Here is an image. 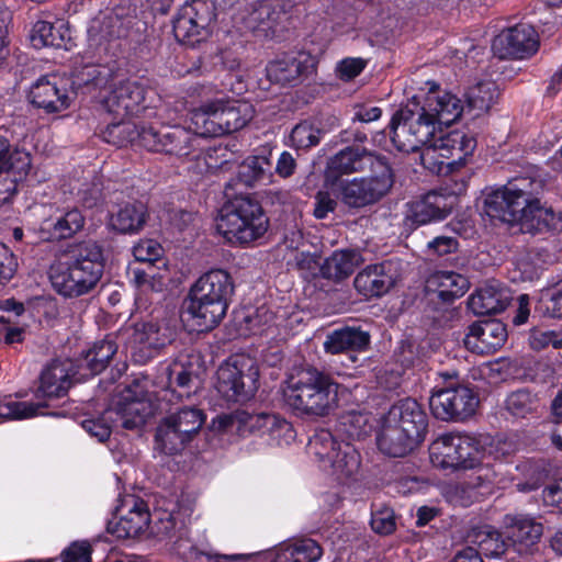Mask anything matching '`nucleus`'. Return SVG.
<instances>
[{
    "label": "nucleus",
    "instance_id": "nucleus-12",
    "mask_svg": "<svg viewBox=\"0 0 562 562\" xmlns=\"http://www.w3.org/2000/svg\"><path fill=\"white\" fill-rule=\"evenodd\" d=\"M218 429L236 431L240 436L248 434L268 435L277 443L293 438V429L285 419L268 413L249 414L240 411L217 417Z\"/></svg>",
    "mask_w": 562,
    "mask_h": 562
},
{
    "label": "nucleus",
    "instance_id": "nucleus-24",
    "mask_svg": "<svg viewBox=\"0 0 562 562\" xmlns=\"http://www.w3.org/2000/svg\"><path fill=\"white\" fill-rule=\"evenodd\" d=\"M507 339L505 325L496 319L474 323L464 338L465 347L480 355H488L501 348Z\"/></svg>",
    "mask_w": 562,
    "mask_h": 562
},
{
    "label": "nucleus",
    "instance_id": "nucleus-33",
    "mask_svg": "<svg viewBox=\"0 0 562 562\" xmlns=\"http://www.w3.org/2000/svg\"><path fill=\"white\" fill-rule=\"evenodd\" d=\"M370 342V335L361 329L345 327L336 329L326 336L324 349L331 355L347 351L366 350Z\"/></svg>",
    "mask_w": 562,
    "mask_h": 562
},
{
    "label": "nucleus",
    "instance_id": "nucleus-31",
    "mask_svg": "<svg viewBox=\"0 0 562 562\" xmlns=\"http://www.w3.org/2000/svg\"><path fill=\"white\" fill-rule=\"evenodd\" d=\"M423 439L404 431L391 423H384L378 436V447L384 454L402 458L408 454Z\"/></svg>",
    "mask_w": 562,
    "mask_h": 562
},
{
    "label": "nucleus",
    "instance_id": "nucleus-52",
    "mask_svg": "<svg viewBox=\"0 0 562 562\" xmlns=\"http://www.w3.org/2000/svg\"><path fill=\"white\" fill-rule=\"evenodd\" d=\"M322 138V130L312 121H302L291 131V146L297 149H308L318 145Z\"/></svg>",
    "mask_w": 562,
    "mask_h": 562
},
{
    "label": "nucleus",
    "instance_id": "nucleus-8",
    "mask_svg": "<svg viewBox=\"0 0 562 562\" xmlns=\"http://www.w3.org/2000/svg\"><path fill=\"white\" fill-rule=\"evenodd\" d=\"M258 379L257 361L247 355H234L218 367L215 387L228 402H245L257 392Z\"/></svg>",
    "mask_w": 562,
    "mask_h": 562
},
{
    "label": "nucleus",
    "instance_id": "nucleus-45",
    "mask_svg": "<svg viewBox=\"0 0 562 562\" xmlns=\"http://www.w3.org/2000/svg\"><path fill=\"white\" fill-rule=\"evenodd\" d=\"M323 549L313 539L303 538L286 544L278 555L279 562H316Z\"/></svg>",
    "mask_w": 562,
    "mask_h": 562
},
{
    "label": "nucleus",
    "instance_id": "nucleus-29",
    "mask_svg": "<svg viewBox=\"0 0 562 562\" xmlns=\"http://www.w3.org/2000/svg\"><path fill=\"white\" fill-rule=\"evenodd\" d=\"M385 420L403 428L411 436L415 435L424 439L427 417L420 405L413 398H405L393 405Z\"/></svg>",
    "mask_w": 562,
    "mask_h": 562
},
{
    "label": "nucleus",
    "instance_id": "nucleus-5",
    "mask_svg": "<svg viewBox=\"0 0 562 562\" xmlns=\"http://www.w3.org/2000/svg\"><path fill=\"white\" fill-rule=\"evenodd\" d=\"M341 390L342 386L330 374L316 368H306L286 380L283 396L297 414L324 417L337 408Z\"/></svg>",
    "mask_w": 562,
    "mask_h": 562
},
{
    "label": "nucleus",
    "instance_id": "nucleus-49",
    "mask_svg": "<svg viewBox=\"0 0 562 562\" xmlns=\"http://www.w3.org/2000/svg\"><path fill=\"white\" fill-rule=\"evenodd\" d=\"M498 89L493 81H482L471 87L467 92L469 110L477 114L488 111L498 98Z\"/></svg>",
    "mask_w": 562,
    "mask_h": 562
},
{
    "label": "nucleus",
    "instance_id": "nucleus-57",
    "mask_svg": "<svg viewBox=\"0 0 562 562\" xmlns=\"http://www.w3.org/2000/svg\"><path fill=\"white\" fill-rule=\"evenodd\" d=\"M529 345L533 350H542L552 346L562 348V334L548 328H533L529 335Z\"/></svg>",
    "mask_w": 562,
    "mask_h": 562
},
{
    "label": "nucleus",
    "instance_id": "nucleus-25",
    "mask_svg": "<svg viewBox=\"0 0 562 562\" xmlns=\"http://www.w3.org/2000/svg\"><path fill=\"white\" fill-rule=\"evenodd\" d=\"M467 182L461 179V184L451 190V194L432 191L425 194L420 200L414 202L412 206L413 220L418 224H427L431 221H440L447 217L451 212L456 198L465 190Z\"/></svg>",
    "mask_w": 562,
    "mask_h": 562
},
{
    "label": "nucleus",
    "instance_id": "nucleus-3",
    "mask_svg": "<svg viewBox=\"0 0 562 562\" xmlns=\"http://www.w3.org/2000/svg\"><path fill=\"white\" fill-rule=\"evenodd\" d=\"M104 271L103 250L92 240L69 245L48 268L54 291L65 299H77L91 293Z\"/></svg>",
    "mask_w": 562,
    "mask_h": 562
},
{
    "label": "nucleus",
    "instance_id": "nucleus-38",
    "mask_svg": "<svg viewBox=\"0 0 562 562\" xmlns=\"http://www.w3.org/2000/svg\"><path fill=\"white\" fill-rule=\"evenodd\" d=\"M171 550L181 559H195L204 557L206 562H246L250 559V554L235 553L222 554L213 551H199L192 546L189 538V529L186 527L184 539H181L180 532L169 541Z\"/></svg>",
    "mask_w": 562,
    "mask_h": 562
},
{
    "label": "nucleus",
    "instance_id": "nucleus-13",
    "mask_svg": "<svg viewBox=\"0 0 562 562\" xmlns=\"http://www.w3.org/2000/svg\"><path fill=\"white\" fill-rule=\"evenodd\" d=\"M173 337V330L166 319H149L136 323L128 335L127 348L133 360L139 364L156 357Z\"/></svg>",
    "mask_w": 562,
    "mask_h": 562
},
{
    "label": "nucleus",
    "instance_id": "nucleus-27",
    "mask_svg": "<svg viewBox=\"0 0 562 562\" xmlns=\"http://www.w3.org/2000/svg\"><path fill=\"white\" fill-rule=\"evenodd\" d=\"M30 100L47 112H59L69 106V95L65 87H59L56 76H43L31 87Z\"/></svg>",
    "mask_w": 562,
    "mask_h": 562
},
{
    "label": "nucleus",
    "instance_id": "nucleus-18",
    "mask_svg": "<svg viewBox=\"0 0 562 562\" xmlns=\"http://www.w3.org/2000/svg\"><path fill=\"white\" fill-rule=\"evenodd\" d=\"M376 162L386 160L359 146H348L328 159L325 169L326 183L334 186L345 175L372 170L376 168Z\"/></svg>",
    "mask_w": 562,
    "mask_h": 562
},
{
    "label": "nucleus",
    "instance_id": "nucleus-4",
    "mask_svg": "<svg viewBox=\"0 0 562 562\" xmlns=\"http://www.w3.org/2000/svg\"><path fill=\"white\" fill-rule=\"evenodd\" d=\"M233 293L234 282L227 271L205 272L190 289L183 303V319L193 322L199 331L213 329L226 315Z\"/></svg>",
    "mask_w": 562,
    "mask_h": 562
},
{
    "label": "nucleus",
    "instance_id": "nucleus-34",
    "mask_svg": "<svg viewBox=\"0 0 562 562\" xmlns=\"http://www.w3.org/2000/svg\"><path fill=\"white\" fill-rule=\"evenodd\" d=\"M469 288L468 279L453 271H436L426 281V289L442 301L462 296Z\"/></svg>",
    "mask_w": 562,
    "mask_h": 562
},
{
    "label": "nucleus",
    "instance_id": "nucleus-43",
    "mask_svg": "<svg viewBox=\"0 0 562 562\" xmlns=\"http://www.w3.org/2000/svg\"><path fill=\"white\" fill-rule=\"evenodd\" d=\"M458 469H474L485 461V450L480 438L457 434Z\"/></svg>",
    "mask_w": 562,
    "mask_h": 562
},
{
    "label": "nucleus",
    "instance_id": "nucleus-15",
    "mask_svg": "<svg viewBox=\"0 0 562 562\" xmlns=\"http://www.w3.org/2000/svg\"><path fill=\"white\" fill-rule=\"evenodd\" d=\"M213 12L206 0L186 2L173 20V33L179 42L194 45L207 35Z\"/></svg>",
    "mask_w": 562,
    "mask_h": 562
},
{
    "label": "nucleus",
    "instance_id": "nucleus-39",
    "mask_svg": "<svg viewBox=\"0 0 562 562\" xmlns=\"http://www.w3.org/2000/svg\"><path fill=\"white\" fill-rule=\"evenodd\" d=\"M146 222V209L142 203H126L111 214L109 225L122 234L138 232Z\"/></svg>",
    "mask_w": 562,
    "mask_h": 562
},
{
    "label": "nucleus",
    "instance_id": "nucleus-26",
    "mask_svg": "<svg viewBox=\"0 0 562 562\" xmlns=\"http://www.w3.org/2000/svg\"><path fill=\"white\" fill-rule=\"evenodd\" d=\"M316 58L305 52L295 57L273 60L267 66L268 78L277 83L286 85L296 81L302 76H308L316 69Z\"/></svg>",
    "mask_w": 562,
    "mask_h": 562
},
{
    "label": "nucleus",
    "instance_id": "nucleus-51",
    "mask_svg": "<svg viewBox=\"0 0 562 562\" xmlns=\"http://www.w3.org/2000/svg\"><path fill=\"white\" fill-rule=\"evenodd\" d=\"M186 522L180 519L179 514L164 512L160 513L153 525V533L160 540H172L179 532L181 539L186 536Z\"/></svg>",
    "mask_w": 562,
    "mask_h": 562
},
{
    "label": "nucleus",
    "instance_id": "nucleus-14",
    "mask_svg": "<svg viewBox=\"0 0 562 562\" xmlns=\"http://www.w3.org/2000/svg\"><path fill=\"white\" fill-rule=\"evenodd\" d=\"M479 405L477 396L464 385L435 391L429 398L434 416L441 420L465 419Z\"/></svg>",
    "mask_w": 562,
    "mask_h": 562
},
{
    "label": "nucleus",
    "instance_id": "nucleus-21",
    "mask_svg": "<svg viewBox=\"0 0 562 562\" xmlns=\"http://www.w3.org/2000/svg\"><path fill=\"white\" fill-rule=\"evenodd\" d=\"M292 8L291 0H258L247 10L244 24L252 32L267 34L288 18Z\"/></svg>",
    "mask_w": 562,
    "mask_h": 562
},
{
    "label": "nucleus",
    "instance_id": "nucleus-42",
    "mask_svg": "<svg viewBox=\"0 0 562 562\" xmlns=\"http://www.w3.org/2000/svg\"><path fill=\"white\" fill-rule=\"evenodd\" d=\"M156 263H148L144 269L132 268L133 282L143 291L160 292L169 280V271L165 260Z\"/></svg>",
    "mask_w": 562,
    "mask_h": 562
},
{
    "label": "nucleus",
    "instance_id": "nucleus-22",
    "mask_svg": "<svg viewBox=\"0 0 562 562\" xmlns=\"http://www.w3.org/2000/svg\"><path fill=\"white\" fill-rule=\"evenodd\" d=\"M503 526L507 539L519 553L528 552L543 533L542 524L526 514L505 515Z\"/></svg>",
    "mask_w": 562,
    "mask_h": 562
},
{
    "label": "nucleus",
    "instance_id": "nucleus-59",
    "mask_svg": "<svg viewBox=\"0 0 562 562\" xmlns=\"http://www.w3.org/2000/svg\"><path fill=\"white\" fill-rule=\"evenodd\" d=\"M371 528L374 532L386 536L396 528L395 514L390 507H381L372 512Z\"/></svg>",
    "mask_w": 562,
    "mask_h": 562
},
{
    "label": "nucleus",
    "instance_id": "nucleus-28",
    "mask_svg": "<svg viewBox=\"0 0 562 562\" xmlns=\"http://www.w3.org/2000/svg\"><path fill=\"white\" fill-rule=\"evenodd\" d=\"M512 300L509 290L498 281H490L469 297L468 305L476 315L497 314L504 311Z\"/></svg>",
    "mask_w": 562,
    "mask_h": 562
},
{
    "label": "nucleus",
    "instance_id": "nucleus-50",
    "mask_svg": "<svg viewBox=\"0 0 562 562\" xmlns=\"http://www.w3.org/2000/svg\"><path fill=\"white\" fill-rule=\"evenodd\" d=\"M116 350L117 346L111 338L98 341L88 350L85 358L86 366L92 374H98L106 368L110 359L116 353Z\"/></svg>",
    "mask_w": 562,
    "mask_h": 562
},
{
    "label": "nucleus",
    "instance_id": "nucleus-48",
    "mask_svg": "<svg viewBox=\"0 0 562 562\" xmlns=\"http://www.w3.org/2000/svg\"><path fill=\"white\" fill-rule=\"evenodd\" d=\"M31 166L32 159L27 151L11 149L9 140L0 136V171L11 170L19 175H27Z\"/></svg>",
    "mask_w": 562,
    "mask_h": 562
},
{
    "label": "nucleus",
    "instance_id": "nucleus-40",
    "mask_svg": "<svg viewBox=\"0 0 562 562\" xmlns=\"http://www.w3.org/2000/svg\"><path fill=\"white\" fill-rule=\"evenodd\" d=\"M457 434H445L429 447L430 462L435 468L458 470Z\"/></svg>",
    "mask_w": 562,
    "mask_h": 562
},
{
    "label": "nucleus",
    "instance_id": "nucleus-55",
    "mask_svg": "<svg viewBox=\"0 0 562 562\" xmlns=\"http://www.w3.org/2000/svg\"><path fill=\"white\" fill-rule=\"evenodd\" d=\"M45 407L42 403L19 402L9 400L0 403V417L4 419H25L40 414Z\"/></svg>",
    "mask_w": 562,
    "mask_h": 562
},
{
    "label": "nucleus",
    "instance_id": "nucleus-1",
    "mask_svg": "<svg viewBox=\"0 0 562 562\" xmlns=\"http://www.w3.org/2000/svg\"><path fill=\"white\" fill-rule=\"evenodd\" d=\"M463 110L456 94L431 88L423 102L413 98L394 113L390 122L392 143L404 153L423 148L425 167L438 173L452 172L476 147L475 139L461 131L443 133L442 127L454 123Z\"/></svg>",
    "mask_w": 562,
    "mask_h": 562
},
{
    "label": "nucleus",
    "instance_id": "nucleus-35",
    "mask_svg": "<svg viewBox=\"0 0 562 562\" xmlns=\"http://www.w3.org/2000/svg\"><path fill=\"white\" fill-rule=\"evenodd\" d=\"M166 375L170 389L162 391L164 400L172 401L176 397L179 402H183L184 400H190L192 394L195 393V375L186 368L182 361H177L172 366L167 367Z\"/></svg>",
    "mask_w": 562,
    "mask_h": 562
},
{
    "label": "nucleus",
    "instance_id": "nucleus-30",
    "mask_svg": "<svg viewBox=\"0 0 562 562\" xmlns=\"http://www.w3.org/2000/svg\"><path fill=\"white\" fill-rule=\"evenodd\" d=\"M224 99L211 100L191 112L190 121L196 135L217 137L224 135Z\"/></svg>",
    "mask_w": 562,
    "mask_h": 562
},
{
    "label": "nucleus",
    "instance_id": "nucleus-44",
    "mask_svg": "<svg viewBox=\"0 0 562 562\" xmlns=\"http://www.w3.org/2000/svg\"><path fill=\"white\" fill-rule=\"evenodd\" d=\"M469 539L477 547L481 555L496 558L507 550V543L502 539L501 533L491 526H482L472 530Z\"/></svg>",
    "mask_w": 562,
    "mask_h": 562
},
{
    "label": "nucleus",
    "instance_id": "nucleus-6",
    "mask_svg": "<svg viewBox=\"0 0 562 562\" xmlns=\"http://www.w3.org/2000/svg\"><path fill=\"white\" fill-rule=\"evenodd\" d=\"M216 227L227 241L245 245L267 233L269 220L257 200L239 195L222 207Z\"/></svg>",
    "mask_w": 562,
    "mask_h": 562
},
{
    "label": "nucleus",
    "instance_id": "nucleus-54",
    "mask_svg": "<svg viewBox=\"0 0 562 562\" xmlns=\"http://www.w3.org/2000/svg\"><path fill=\"white\" fill-rule=\"evenodd\" d=\"M83 224L85 217L81 212L76 209L68 211L54 223H46L48 227L52 226V237L56 239L71 237L83 227Z\"/></svg>",
    "mask_w": 562,
    "mask_h": 562
},
{
    "label": "nucleus",
    "instance_id": "nucleus-32",
    "mask_svg": "<svg viewBox=\"0 0 562 562\" xmlns=\"http://www.w3.org/2000/svg\"><path fill=\"white\" fill-rule=\"evenodd\" d=\"M30 41L35 48L52 46L69 49V27L64 21H57L56 23L37 21L32 27Z\"/></svg>",
    "mask_w": 562,
    "mask_h": 562
},
{
    "label": "nucleus",
    "instance_id": "nucleus-37",
    "mask_svg": "<svg viewBox=\"0 0 562 562\" xmlns=\"http://www.w3.org/2000/svg\"><path fill=\"white\" fill-rule=\"evenodd\" d=\"M70 383L68 366L60 361H53L41 374L38 394L47 398L64 396Z\"/></svg>",
    "mask_w": 562,
    "mask_h": 562
},
{
    "label": "nucleus",
    "instance_id": "nucleus-47",
    "mask_svg": "<svg viewBox=\"0 0 562 562\" xmlns=\"http://www.w3.org/2000/svg\"><path fill=\"white\" fill-rule=\"evenodd\" d=\"M270 177V162L262 156L248 157L238 168V179L247 187L268 182Z\"/></svg>",
    "mask_w": 562,
    "mask_h": 562
},
{
    "label": "nucleus",
    "instance_id": "nucleus-46",
    "mask_svg": "<svg viewBox=\"0 0 562 562\" xmlns=\"http://www.w3.org/2000/svg\"><path fill=\"white\" fill-rule=\"evenodd\" d=\"M254 116L249 102L224 99V135L241 130Z\"/></svg>",
    "mask_w": 562,
    "mask_h": 562
},
{
    "label": "nucleus",
    "instance_id": "nucleus-2",
    "mask_svg": "<svg viewBox=\"0 0 562 562\" xmlns=\"http://www.w3.org/2000/svg\"><path fill=\"white\" fill-rule=\"evenodd\" d=\"M538 188L539 182L527 178L509 181L486 196L485 212L505 223H519L532 235L562 231V213L541 204Z\"/></svg>",
    "mask_w": 562,
    "mask_h": 562
},
{
    "label": "nucleus",
    "instance_id": "nucleus-61",
    "mask_svg": "<svg viewBox=\"0 0 562 562\" xmlns=\"http://www.w3.org/2000/svg\"><path fill=\"white\" fill-rule=\"evenodd\" d=\"M482 449L485 450V461L490 459L502 460L513 452L512 443L499 438L493 439L482 436Z\"/></svg>",
    "mask_w": 562,
    "mask_h": 562
},
{
    "label": "nucleus",
    "instance_id": "nucleus-41",
    "mask_svg": "<svg viewBox=\"0 0 562 562\" xmlns=\"http://www.w3.org/2000/svg\"><path fill=\"white\" fill-rule=\"evenodd\" d=\"M119 121L111 122L102 131L101 137L104 142L117 147L126 146L135 140L142 146L143 127L126 117H116Z\"/></svg>",
    "mask_w": 562,
    "mask_h": 562
},
{
    "label": "nucleus",
    "instance_id": "nucleus-7",
    "mask_svg": "<svg viewBox=\"0 0 562 562\" xmlns=\"http://www.w3.org/2000/svg\"><path fill=\"white\" fill-rule=\"evenodd\" d=\"M206 415L195 405H182L160 419L155 434V449L173 456L181 453L200 434Z\"/></svg>",
    "mask_w": 562,
    "mask_h": 562
},
{
    "label": "nucleus",
    "instance_id": "nucleus-19",
    "mask_svg": "<svg viewBox=\"0 0 562 562\" xmlns=\"http://www.w3.org/2000/svg\"><path fill=\"white\" fill-rule=\"evenodd\" d=\"M119 519L110 521L108 530L120 539L134 538L149 527L150 514L144 501L128 495L116 508Z\"/></svg>",
    "mask_w": 562,
    "mask_h": 562
},
{
    "label": "nucleus",
    "instance_id": "nucleus-11",
    "mask_svg": "<svg viewBox=\"0 0 562 562\" xmlns=\"http://www.w3.org/2000/svg\"><path fill=\"white\" fill-rule=\"evenodd\" d=\"M153 414L150 394L146 381H133L125 386L113 400L112 405L105 409V417L116 419V425L125 429L142 427L147 417Z\"/></svg>",
    "mask_w": 562,
    "mask_h": 562
},
{
    "label": "nucleus",
    "instance_id": "nucleus-56",
    "mask_svg": "<svg viewBox=\"0 0 562 562\" xmlns=\"http://www.w3.org/2000/svg\"><path fill=\"white\" fill-rule=\"evenodd\" d=\"M475 471L470 475L465 482L469 488L484 490L490 493L494 485L498 484L497 472L490 462L483 461L480 465L474 468Z\"/></svg>",
    "mask_w": 562,
    "mask_h": 562
},
{
    "label": "nucleus",
    "instance_id": "nucleus-63",
    "mask_svg": "<svg viewBox=\"0 0 562 562\" xmlns=\"http://www.w3.org/2000/svg\"><path fill=\"white\" fill-rule=\"evenodd\" d=\"M366 61L359 57H348L340 60L336 66V75L344 81H350L361 74Z\"/></svg>",
    "mask_w": 562,
    "mask_h": 562
},
{
    "label": "nucleus",
    "instance_id": "nucleus-16",
    "mask_svg": "<svg viewBox=\"0 0 562 562\" xmlns=\"http://www.w3.org/2000/svg\"><path fill=\"white\" fill-rule=\"evenodd\" d=\"M492 48L503 59L528 58L538 50L539 36L531 24L521 22L502 31L494 38Z\"/></svg>",
    "mask_w": 562,
    "mask_h": 562
},
{
    "label": "nucleus",
    "instance_id": "nucleus-20",
    "mask_svg": "<svg viewBox=\"0 0 562 562\" xmlns=\"http://www.w3.org/2000/svg\"><path fill=\"white\" fill-rule=\"evenodd\" d=\"M196 137L188 130L175 126L158 132L153 127L143 128L142 146L150 151L165 153L179 157L191 154Z\"/></svg>",
    "mask_w": 562,
    "mask_h": 562
},
{
    "label": "nucleus",
    "instance_id": "nucleus-36",
    "mask_svg": "<svg viewBox=\"0 0 562 562\" xmlns=\"http://www.w3.org/2000/svg\"><path fill=\"white\" fill-rule=\"evenodd\" d=\"M360 260L361 256L356 250H335L321 265L319 271L323 278L333 281H341L353 273Z\"/></svg>",
    "mask_w": 562,
    "mask_h": 562
},
{
    "label": "nucleus",
    "instance_id": "nucleus-60",
    "mask_svg": "<svg viewBox=\"0 0 562 562\" xmlns=\"http://www.w3.org/2000/svg\"><path fill=\"white\" fill-rule=\"evenodd\" d=\"M133 255L139 262L156 263L161 260L162 247L154 239H144L137 243L133 248Z\"/></svg>",
    "mask_w": 562,
    "mask_h": 562
},
{
    "label": "nucleus",
    "instance_id": "nucleus-9",
    "mask_svg": "<svg viewBox=\"0 0 562 562\" xmlns=\"http://www.w3.org/2000/svg\"><path fill=\"white\" fill-rule=\"evenodd\" d=\"M308 450L339 482L348 481L359 470L360 456L356 448L349 442L337 441L327 430H322L310 439Z\"/></svg>",
    "mask_w": 562,
    "mask_h": 562
},
{
    "label": "nucleus",
    "instance_id": "nucleus-64",
    "mask_svg": "<svg viewBox=\"0 0 562 562\" xmlns=\"http://www.w3.org/2000/svg\"><path fill=\"white\" fill-rule=\"evenodd\" d=\"M541 301L552 317H562V281L543 292Z\"/></svg>",
    "mask_w": 562,
    "mask_h": 562
},
{
    "label": "nucleus",
    "instance_id": "nucleus-23",
    "mask_svg": "<svg viewBox=\"0 0 562 562\" xmlns=\"http://www.w3.org/2000/svg\"><path fill=\"white\" fill-rule=\"evenodd\" d=\"M397 280L395 266L392 261L370 265L355 278L356 290L367 296H381L390 291Z\"/></svg>",
    "mask_w": 562,
    "mask_h": 562
},
{
    "label": "nucleus",
    "instance_id": "nucleus-62",
    "mask_svg": "<svg viewBox=\"0 0 562 562\" xmlns=\"http://www.w3.org/2000/svg\"><path fill=\"white\" fill-rule=\"evenodd\" d=\"M26 176L11 172V170L0 171V206L12 200L16 193L18 182Z\"/></svg>",
    "mask_w": 562,
    "mask_h": 562
},
{
    "label": "nucleus",
    "instance_id": "nucleus-17",
    "mask_svg": "<svg viewBox=\"0 0 562 562\" xmlns=\"http://www.w3.org/2000/svg\"><path fill=\"white\" fill-rule=\"evenodd\" d=\"M146 87L137 80H119L110 86L103 105L115 117L137 115L146 108Z\"/></svg>",
    "mask_w": 562,
    "mask_h": 562
},
{
    "label": "nucleus",
    "instance_id": "nucleus-53",
    "mask_svg": "<svg viewBox=\"0 0 562 562\" xmlns=\"http://www.w3.org/2000/svg\"><path fill=\"white\" fill-rule=\"evenodd\" d=\"M539 400L527 390L513 392L506 400L507 411L515 417L525 418L537 412Z\"/></svg>",
    "mask_w": 562,
    "mask_h": 562
},
{
    "label": "nucleus",
    "instance_id": "nucleus-58",
    "mask_svg": "<svg viewBox=\"0 0 562 562\" xmlns=\"http://www.w3.org/2000/svg\"><path fill=\"white\" fill-rule=\"evenodd\" d=\"M81 426L91 437L103 442L109 439L112 427L116 426V419H114V417L106 418L104 411L98 418H88L82 420Z\"/></svg>",
    "mask_w": 562,
    "mask_h": 562
},
{
    "label": "nucleus",
    "instance_id": "nucleus-10",
    "mask_svg": "<svg viewBox=\"0 0 562 562\" xmlns=\"http://www.w3.org/2000/svg\"><path fill=\"white\" fill-rule=\"evenodd\" d=\"M370 177L353 178L339 183V198L350 207H364L381 200L393 187L394 179L387 162H376Z\"/></svg>",
    "mask_w": 562,
    "mask_h": 562
}]
</instances>
